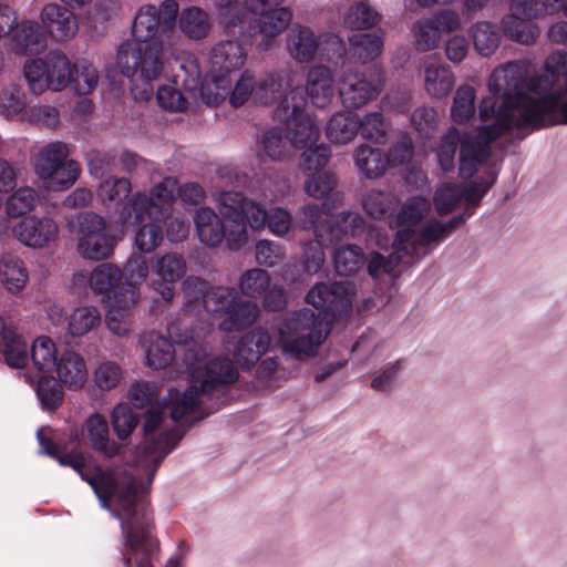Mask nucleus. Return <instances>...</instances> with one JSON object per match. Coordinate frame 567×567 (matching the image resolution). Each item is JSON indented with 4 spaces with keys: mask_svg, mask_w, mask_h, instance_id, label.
<instances>
[{
    "mask_svg": "<svg viewBox=\"0 0 567 567\" xmlns=\"http://www.w3.org/2000/svg\"><path fill=\"white\" fill-rule=\"evenodd\" d=\"M194 330L185 343L183 363L189 386L179 392L168 391L163 402L151 404L144 416V439L140 446V466L147 474L146 482L123 467L103 470L89 468L71 455L59 458L62 465H70L86 481L102 507L121 520L124 535L122 567H156V542L145 520V505L140 495L151 485L161 462L181 440L175 423L192 414L208 415L216 411L228 384L238 378L234 362L228 358L207 360L208 346L198 340ZM165 567H177L171 561Z\"/></svg>",
    "mask_w": 567,
    "mask_h": 567,
    "instance_id": "nucleus-1",
    "label": "nucleus"
},
{
    "mask_svg": "<svg viewBox=\"0 0 567 567\" xmlns=\"http://www.w3.org/2000/svg\"><path fill=\"white\" fill-rule=\"evenodd\" d=\"M567 54L553 52L545 60L546 74L527 80L525 62L496 68L488 81L489 94L480 103L483 125L475 137L450 127L436 147L442 171L455 167L460 148V175L471 178L491 155L489 144L505 133L523 138L527 133L550 125H567Z\"/></svg>",
    "mask_w": 567,
    "mask_h": 567,
    "instance_id": "nucleus-2",
    "label": "nucleus"
},
{
    "mask_svg": "<svg viewBox=\"0 0 567 567\" xmlns=\"http://www.w3.org/2000/svg\"><path fill=\"white\" fill-rule=\"evenodd\" d=\"M357 293L354 282H320L308 292L306 300L320 312L303 309L274 321L270 327H257L243 334L233 349V357L243 370L252 369L270 348L279 346L282 354L305 360L317 353L330 330V319L351 311Z\"/></svg>",
    "mask_w": 567,
    "mask_h": 567,
    "instance_id": "nucleus-3",
    "label": "nucleus"
},
{
    "mask_svg": "<svg viewBox=\"0 0 567 567\" xmlns=\"http://www.w3.org/2000/svg\"><path fill=\"white\" fill-rule=\"evenodd\" d=\"M177 14L176 0H163L158 7L145 3L135 12L131 39L120 44L115 61L117 71L130 79L135 100L146 101L152 96V82L177 52L181 43L175 29Z\"/></svg>",
    "mask_w": 567,
    "mask_h": 567,
    "instance_id": "nucleus-4",
    "label": "nucleus"
},
{
    "mask_svg": "<svg viewBox=\"0 0 567 567\" xmlns=\"http://www.w3.org/2000/svg\"><path fill=\"white\" fill-rule=\"evenodd\" d=\"M176 185L175 177L166 176L150 193L137 190L120 207L117 220L123 228H136L134 244L141 252H153L161 245L159 221L172 213Z\"/></svg>",
    "mask_w": 567,
    "mask_h": 567,
    "instance_id": "nucleus-5",
    "label": "nucleus"
},
{
    "mask_svg": "<svg viewBox=\"0 0 567 567\" xmlns=\"http://www.w3.org/2000/svg\"><path fill=\"white\" fill-rule=\"evenodd\" d=\"M184 312L187 316H199L205 311L213 319H219L221 331H238L252 324L259 316V307L252 300H243L231 287H208L197 277H189L184 282Z\"/></svg>",
    "mask_w": 567,
    "mask_h": 567,
    "instance_id": "nucleus-6",
    "label": "nucleus"
},
{
    "mask_svg": "<svg viewBox=\"0 0 567 567\" xmlns=\"http://www.w3.org/2000/svg\"><path fill=\"white\" fill-rule=\"evenodd\" d=\"M463 215H457L447 221L430 220L422 229H398L392 243L393 251L385 258L379 252H372L368 259V272L378 278L391 272L401 261L406 264L421 260L433 248L446 239L462 223Z\"/></svg>",
    "mask_w": 567,
    "mask_h": 567,
    "instance_id": "nucleus-7",
    "label": "nucleus"
},
{
    "mask_svg": "<svg viewBox=\"0 0 567 567\" xmlns=\"http://www.w3.org/2000/svg\"><path fill=\"white\" fill-rule=\"evenodd\" d=\"M31 362L39 374L55 378L69 390L83 389L89 379L85 358L72 349L59 350L55 342L45 336L32 342Z\"/></svg>",
    "mask_w": 567,
    "mask_h": 567,
    "instance_id": "nucleus-8",
    "label": "nucleus"
},
{
    "mask_svg": "<svg viewBox=\"0 0 567 567\" xmlns=\"http://www.w3.org/2000/svg\"><path fill=\"white\" fill-rule=\"evenodd\" d=\"M343 202L341 193L332 194L322 205L313 203L305 204L298 212V224L301 229L312 230L316 239L303 245L305 269L315 274L318 272L324 262L323 247L333 244L334 227L331 221L334 219L332 210Z\"/></svg>",
    "mask_w": 567,
    "mask_h": 567,
    "instance_id": "nucleus-9",
    "label": "nucleus"
},
{
    "mask_svg": "<svg viewBox=\"0 0 567 567\" xmlns=\"http://www.w3.org/2000/svg\"><path fill=\"white\" fill-rule=\"evenodd\" d=\"M247 60V52L237 39L219 41L212 49L210 79L200 89V95L207 105H217L226 99L231 85L230 74L240 70Z\"/></svg>",
    "mask_w": 567,
    "mask_h": 567,
    "instance_id": "nucleus-10",
    "label": "nucleus"
},
{
    "mask_svg": "<svg viewBox=\"0 0 567 567\" xmlns=\"http://www.w3.org/2000/svg\"><path fill=\"white\" fill-rule=\"evenodd\" d=\"M306 109V97L301 92L292 91L274 111L275 120L285 124L286 137L293 151L313 146L320 140L319 122Z\"/></svg>",
    "mask_w": 567,
    "mask_h": 567,
    "instance_id": "nucleus-11",
    "label": "nucleus"
},
{
    "mask_svg": "<svg viewBox=\"0 0 567 567\" xmlns=\"http://www.w3.org/2000/svg\"><path fill=\"white\" fill-rule=\"evenodd\" d=\"M69 147L55 141L42 146L33 157V169L42 186L52 192L70 188L79 178L81 167L69 159Z\"/></svg>",
    "mask_w": 567,
    "mask_h": 567,
    "instance_id": "nucleus-12",
    "label": "nucleus"
},
{
    "mask_svg": "<svg viewBox=\"0 0 567 567\" xmlns=\"http://www.w3.org/2000/svg\"><path fill=\"white\" fill-rule=\"evenodd\" d=\"M69 230L76 237V251L87 260L110 258L116 246V237L107 231L105 219L93 213L79 214L69 223Z\"/></svg>",
    "mask_w": 567,
    "mask_h": 567,
    "instance_id": "nucleus-13",
    "label": "nucleus"
},
{
    "mask_svg": "<svg viewBox=\"0 0 567 567\" xmlns=\"http://www.w3.org/2000/svg\"><path fill=\"white\" fill-rule=\"evenodd\" d=\"M563 7L561 0H515L511 13L502 19L504 34L518 43L532 44L539 31L533 19L554 14Z\"/></svg>",
    "mask_w": 567,
    "mask_h": 567,
    "instance_id": "nucleus-14",
    "label": "nucleus"
},
{
    "mask_svg": "<svg viewBox=\"0 0 567 567\" xmlns=\"http://www.w3.org/2000/svg\"><path fill=\"white\" fill-rule=\"evenodd\" d=\"M326 44L331 45L339 55L342 54V41L336 34H317L311 28L296 23L286 35L287 53L297 63H309L319 53L329 56Z\"/></svg>",
    "mask_w": 567,
    "mask_h": 567,
    "instance_id": "nucleus-15",
    "label": "nucleus"
},
{
    "mask_svg": "<svg viewBox=\"0 0 567 567\" xmlns=\"http://www.w3.org/2000/svg\"><path fill=\"white\" fill-rule=\"evenodd\" d=\"M383 87L380 74L360 72L352 68L338 76V92L344 107L358 110L375 100Z\"/></svg>",
    "mask_w": 567,
    "mask_h": 567,
    "instance_id": "nucleus-16",
    "label": "nucleus"
},
{
    "mask_svg": "<svg viewBox=\"0 0 567 567\" xmlns=\"http://www.w3.org/2000/svg\"><path fill=\"white\" fill-rule=\"evenodd\" d=\"M495 182L494 174L488 182H472L466 186L452 182L441 183L433 195V205L435 212L441 215H447L457 208L461 204L476 206L484 197L486 192Z\"/></svg>",
    "mask_w": 567,
    "mask_h": 567,
    "instance_id": "nucleus-17",
    "label": "nucleus"
},
{
    "mask_svg": "<svg viewBox=\"0 0 567 567\" xmlns=\"http://www.w3.org/2000/svg\"><path fill=\"white\" fill-rule=\"evenodd\" d=\"M186 260L177 252L158 254L152 258L151 270L153 274L148 287L155 291L162 300L169 302L176 292V282L186 274Z\"/></svg>",
    "mask_w": 567,
    "mask_h": 567,
    "instance_id": "nucleus-18",
    "label": "nucleus"
},
{
    "mask_svg": "<svg viewBox=\"0 0 567 567\" xmlns=\"http://www.w3.org/2000/svg\"><path fill=\"white\" fill-rule=\"evenodd\" d=\"M460 28L461 18L457 12L449 9L440 10L431 17L414 22L413 45L422 52L431 51L439 45L443 33H450Z\"/></svg>",
    "mask_w": 567,
    "mask_h": 567,
    "instance_id": "nucleus-19",
    "label": "nucleus"
},
{
    "mask_svg": "<svg viewBox=\"0 0 567 567\" xmlns=\"http://www.w3.org/2000/svg\"><path fill=\"white\" fill-rule=\"evenodd\" d=\"M17 240L25 247L42 249L59 238L60 227L50 215L30 214L22 217L13 227Z\"/></svg>",
    "mask_w": 567,
    "mask_h": 567,
    "instance_id": "nucleus-20",
    "label": "nucleus"
},
{
    "mask_svg": "<svg viewBox=\"0 0 567 567\" xmlns=\"http://www.w3.org/2000/svg\"><path fill=\"white\" fill-rule=\"evenodd\" d=\"M140 300L136 290H132L131 295L114 290L106 297L105 324L111 333L123 338L132 332L134 309Z\"/></svg>",
    "mask_w": 567,
    "mask_h": 567,
    "instance_id": "nucleus-21",
    "label": "nucleus"
},
{
    "mask_svg": "<svg viewBox=\"0 0 567 567\" xmlns=\"http://www.w3.org/2000/svg\"><path fill=\"white\" fill-rule=\"evenodd\" d=\"M258 18L254 19L248 28L247 35L261 37L258 48L267 51L271 49L276 39L286 30L292 20V12L287 7H276L265 12L256 14Z\"/></svg>",
    "mask_w": 567,
    "mask_h": 567,
    "instance_id": "nucleus-22",
    "label": "nucleus"
},
{
    "mask_svg": "<svg viewBox=\"0 0 567 567\" xmlns=\"http://www.w3.org/2000/svg\"><path fill=\"white\" fill-rule=\"evenodd\" d=\"M40 20L45 37L62 43L72 40L79 31V22L74 12L58 3L45 4L40 12Z\"/></svg>",
    "mask_w": 567,
    "mask_h": 567,
    "instance_id": "nucleus-23",
    "label": "nucleus"
},
{
    "mask_svg": "<svg viewBox=\"0 0 567 567\" xmlns=\"http://www.w3.org/2000/svg\"><path fill=\"white\" fill-rule=\"evenodd\" d=\"M296 73L291 69H281L269 72L259 79H256L255 103L269 105L290 95L292 91L301 92L296 84Z\"/></svg>",
    "mask_w": 567,
    "mask_h": 567,
    "instance_id": "nucleus-24",
    "label": "nucleus"
},
{
    "mask_svg": "<svg viewBox=\"0 0 567 567\" xmlns=\"http://www.w3.org/2000/svg\"><path fill=\"white\" fill-rule=\"evenodd\" d=\"M254 152L259 165L266 161L285 162L295 155L284 127L279 126H274L261 133L257 137Z\"/></svg>",
    "mask_w": 567,
    "mask_h": 567,
    "instance_id": "nucleus-25",
    "label": "nucleus"
},
{
    "mask_svg": "<svg viewBox=\"0 0 567 567\" xmlns=\"http://www.w3.org/2000/svg\"><path fill=\"white\" fill-rule=\"evenodd\" d=\"M8 41V50L20 55L37 54L47 47V37L42 28L35 21L22 20L14 24Z\"/></svg>",
    "mask_w": 567,
    "mask_h": 567,
    "instance_id": "nucleus-26",
    "label": "nucleus"
},
{
    "mask_svg": "<svg viewBox=\"0 0 567 567\" xmlns=\"http://www.w3.org/2000/svg\"><path fill=\"white\" fill-rule=\"evenodd\" d=\"M82 436L94 451L109 458L120 455L124 447V444L116 443L110 437L107 421L100 413H93L86 417L82 427Z\"/></svg>",
    "mask_w": 567,
    "mask_h": 567,
    "instance_id": "nucleus-27",
    "label": "nucleus"
},
{
    "mask_svg": "<svg viewBox=\"0 0 567 567\" xmlns=\"http://www.w3.org/2000/svg\"><path fill=\"white\" fill-rule=\"evenodd\" d=\"M305 91L316 107L328 106L334 95V78L332 70L324 64L309 68L306 74Z\"/></svg>",
    "mask_w": 567,
    "mask_h": 567,
    "instance_id": "nucleus-28",
    "label": "nucleus"
},
{
    "mask_svg": "<svg viewBox=\"0 0 567 567\" xmlns=\"http://www.w3.org/2000/svg\"><path fill=\"white\" fill-rule=\"evenodd\" d=\"M455 76L444 63L426 60L423 64V87L433 99L446 97L453 90Z\"/></svg>",
    "mask_w": 567,
    "mask_h": 567,
    "instance_id": "nucleus-29",
    "label": "nucleus"
},
{
    "mask_svg": "<svg viewBox=\"0 0 567 567\" xmlns=\"http://www.w3.org/2000/svg\"><path fill=\"white\" fill-rule=\"evenodd\" d=\"M176 24L187 39L199 41L207 38L213 28L209 13L200 7L190 6L178 10Z\"/></svg>",
    "mask_w": 567,
    "mask_h": 567,
    "instance_id": "nucleus-30",
    "label": "nucleus"
},
{
    "mask_svg": "<svg viewBox=\"0 0 567 567\" xmlns=\"http://www.w3.org/2000/svg\"><path fill=\"white\" fill-rule=\"evenodd\" d=\"M141 343L144 348L146 365L152 369L158 370L167 367L175 357L172 341L155 331L143 333Z\"/></svg>",
    "mask_w": 567,
    "mask_h": 567,
    "instance_id": "nucleus-31",
    "label": "nucleus"
},
{
    "mask_svg": "<svg viewBox=\"0 0 567 567\" xmlns=\"http://www.w3.org/2000/svg\"><path fill=\"white\" fill-rule=\"evenodd\" d=\"M101 321L97 307L91 305L75 307L66 317V334L71 338L84 337L99 328Z\"/></svg>",
    "mask_w": 567,
    "mask_h": 567,
    "instance_id": "nucleus-32",
    "label": "nucleus"
},
{
    "mask_svg": "<svg viewBox=\"0 0 567 567\" xmlns=\"http://www.w3.org/2000/svg\"><path fill=\"white\" fill-rule=\"evenodd\" d=\"M359 115L349 111L336 112L326 125L327 138L338 145H346L354 140L359 130Z\"/></svg>",
    "mask_w": 567,
    "mask_h": 567,
    "instance_id": "nucleus-33",
    "label": "nucleus"
},
{
    "mask_svg": "<svg viewBox=\"0 0 567 567\" xmlns=\"http://www.w3.org/2000/svg\"><path fill=\"white\" fill-rule=\"evenodd\" d=\"M199 240L209 247L218 246L225 237V227L215 212L208 207H200L194 216Z\"/></svg>",
    "mask_w": 567,
    "mask_h": 567,
    "instance_id": "nucleus-34",
    "label": "nucleus"
},
{
    "mask_svg": "<svg viewBox=\"0 0 567 567\" xmlns=\"http://www.w3.org/2000/svg\"><path fill=\"white\" fill-rule=\"evenodd\" d=\"M132 183L126 177L110 176L103 179L97 188L96 196L105 207L121 205V207L132 197Z\"/></svg>",
    "mask_w": 567,
    "mask_h": 567,
    "instance_id": "nucleus-35",
    "label": "nucleus"
},
{
    "mask_svg": "<svg viewBox=\"0 0 567 567\" xmlns=\"http://www.w3.org/2000/svg\"><path fill=\"white\" fill-rule=\"evenodd\" d=\"M353 159L358 169L368 178H378L388 168L385 153L368 144H361L354 150Z\"/></svg>",
    "mask_w": 567,
    "mask_h": 567,
    "instance_id": "nucleus-36",
    "label": "nucleus"
},
{
    "mask_svg": "<svg viewBox=\"0 0 567 567\" xmlns=\"http://www.w3.org/2000/svg\"><path fill=\"white\" fill-rule=\"evenodd\" d=\"M381 13L371 4L370 0H358L349 6L343 23L351 30H368L381 21Z\"/></svg>",
    "mask_w": 567,
    "mask_h": 567,
    "instance_id": "nucleus-37",
    "label": "nucleus"
},
{
    "mask_svg": "<svg viewBox=\"0 0 567 567\" xmlns=\"http://www.w3.org/2000/svg\"><path fill=\"white\" fill-rule=\"evenodd\" d=\"M122 269L110 262L100 264L89 276V286L96 295H111L116 287H122Z\"/></svg>",
    "mask_w": 567,
    "mask_h": 567,
    "instance_id": "nucleus-38",
    "label": "nucleus"
},
{
    "mask_svg": "<svg viewBox=\"0 0 567 567\" xmlns=\"http://www.w3.org/2000/svg\"><path fill=\"white\" fill-rule=\"evenodd\" d=\"M2 341L6 363L14 369L24 368L31 359V348L24 338L9 327L3 331Z\"/></svg>",
    "mask_w": 567,
    "mask_h": 567,
    "instance_id": "nucleus-39",
    "label": "nucleus"
},
{
    "mask_svg": "<svg viewBox=\"0 0 567 567\" xmlns=\"http://www.w3.org/2000/svg\"><path fill=\"white\" fill-rule=\"evenodd\" d=\"M0 279L8 292L13 295L20 292L29 279L23 260L12 255L3 256L0 265Z\"/></svg>",
    "mask_w": 567,
    "mask_h": 567,
    "instance_id": "nucleus-40",
    "label": "nucleus"
},
{
    "mask_svg": "<svg viewBox=\"0 0 567 567\" xmlns=\"http://www.w3.org/2000/svg\"><path fill=\"white\" fill-rule=\"evenodd\" d=\"M431 204L427 198L421 196H414L404 202L396 215V226L399 229H422L430 219L421 227L414 228L421 223L430 213ZM433 218H431L432 220Z\"/></svg>",
    "mask_w": 567,
    "mask_h": 567,
    "instance_id": "nucleus-41",
    "label": "nucleus"
},
{
    "mask_svg": "<svg viewBox=\"0 0 567 567\" xmlns=\"http://www.w3.org/2000/svg\"><path fill=\"white\" fill-rule=\"evenodd\" d=\"M74 64L59 51L48 54V89L53 91L63 90L73 76Z\"/></svg>",
    "mask_w": 567,
    "mask_h": 567,
    "instance_id": "nucleus-42",
    "label": "nucleus"
},
{
    "mask_svg": "<svg viewBox=\"0 0 567 567\" xmlns=\"http://www.w3.org/2000/svg\"><path fill=\"white\" fill-rule=\"evenodd\" d=\"M349 47L360 62L377 59L383 49V32L359 33L349 38Z\"/></svg>",
    "mask_w": 567,
    "mask_h": 567,
    "instance_id": "nucleus-43",
    "label": "nucleus"
},
{
    "mask_svg": "<svg viewBox=\"0 0 567 567\" xmlns=\"http://www.w3.org/2000/svg\"><path fill=\"white\" fill-rule=\"evenodd\" d=\"M215 7L227 35L235 38L245 34L243 24L246 14L239 0H215Z\"/></svg>",
    "mask_w": 567,
    "mask_h": 567,
    "instance_id": "nucleus-44",
    "label": "nucleus"
},
{
    "mask_svg": "<svg viewBox=\"0 0 567 567\" xmlns=\"http://www.w3.org/2000/svg\"><path fill=\"white\" fill-rule=\"evenodd\" d=\"M123 272L122 287H116L114 290L130 293L136 290L138 299H141L140 286L146 281L150 275V266L144 257L136 256L127 260Z\"/></svg>",
    "mask_w": 567,
    "mask_h": 567,
    "instance_id": "nucleus-45",
    "label": "nucleus"
},
{
    "mask_svg": "<svg viewBox=\"0 0 567 567\" xmlns=\"http://www.w3.org/2000/svg\"><path fill=\"white\" fill-rule=\"evenodd\" d=\"M358 126V133L363 140L374 144L385 143L390 125L381 112L373 111L359 116Z\"/></svg>",
    "mask_w": 567,
    "mask_h": 567,
    "instance_id": "nucleus-46",
    "label": "nucleus"
},
{
    "mask_svg": "<svg viewBox=\"0 0 567 567\" xmlns=\"http://www.w3.org/2000/svg\"><path fill=\"white\" fill-rule=\"evenodd\" d=\"M361 203L368 216L382 219L393 212L396 200L390 193L371 189L362 196Z\"/></svg>",
    "mask_w": 567,
    "mask_h": 567,
    "instance_id": "nucleus-47",
    "label": "nucleus"
},
{
    "mask_svg": "<svg viewBox=\"0 0 567 567\" xmlns=\"http://www.w3.org/2000/svg\"><path fill=\"white\" fill-rule=\"evenodd\" d=\"M474 48L483 56H489L499 44V33L495 24L480 21L471 28Z\"/></svg>",
    "mask_w": 567,
    "mask_h": 567,
    "instance_id": "nucleus-48",
    "label": "nucleus"
},
{
    "mask_svg": "<svg viewBox=\"0 0 567 567\" xmlns=\"http://www.w3.org/2000/svg\"><path fill=\"white\" fill-rule=\"evenodd\" d=\"M123 379V370L121 365L113 360H102L99 362L92 373L94 386L102 391L109 392L115 389Z\"/></svg>",
    "mask_w": 567,
    "mask_h": 567,
    "instance_id": "nucleus-49",
    "label": "nucleus"
},
{
    "mask_svg": "<svg viewBox=\"0 0 567 567\" xmlns=\"http://www.w3.org/2000/svg\"><path fill=\"white\" fill-rule=\"evenodd\" d=\"M138 415L126 403L117 404L111 412V424L117 439L126 442L138 424Z\"/></svg>",
    "mask_w": 567,
    "mask_h": 567,
    "instance_id": "nucleus-50",
    "label": "nucleus"
},
{
    "mask_svg": "<svg viewBox=\"0 0 567 567\" xmlns=\"http://www.w3.org/2000/svg\"><path fill=\"white\" fill-rule=\"evenodd\" d=\"M269 285L270 276L261 268L246 270L238 280L240 292L251 299L261 298L269 288Z\"/></svg>",
    "mask_w": 567,
    "mask_h": 567,
    "instance_id": "nucleus-51",
    "label": "nucleus"
},
{
    "mask_svg": "<svg viewBox=\"0 0 567 567\" xmlns=\"http://www.w3.org/2000/svg\"><path fill=\"white\" fill-rule=\"evenodd\" d=\"M475 90L471 85H461L454 95L451 117L457 124L467 122L475 112Z\"/></svg>",
    "mask_w": 567,
    "mask_h": 567,
    "instance_id": "nucleus-52",
    "label": "nucleus"
},
{
    "mask_svg": "<svg viewBox=\"0 0 567 567\" xmlns=\"http://www.w3.org/2000/svg\"><path fill=\"white\" fill-rule=\"evenodd\" d=\"M333 262L339 275H352L363 266V251L355 245L339 247L333 254Z\"/></svg>",
    "mask_w": 567,
    "mask_h": 567,
    "instance_id": "nucleus-53",
    "label": "nucleus"
},
{
    "mask_svg": "<svg viewBox=\"0 0 567 567\" xmlns=\"http://www.w3.org/2000/svg\"><path fill=\"white\" fill-rule=\"evenodd\" d=\"M38 200L37 192L28 186L16 189L4 203L6 214L10 218L20 217L32 210Z\"/></svg>",
    "mask_w": 567,
    "mask_h": 567,
    "instance_id": "nucleus-54",
    "label": "nucleus"
},
{
    "mask_svg": "<svg viewBox=\"0 0 567 567\" xmlns=\"http://www.w3.org/2000/svg\"><path fill=\"white\" fill-rule=\"evenodd\" d=\"M64 386L53 377L41 374V378L37 385V395L43 410L53 411L63 401Z\"/></svg>",
    "mask_w": 567,
    "mask_h": 567,
    "instance_id": "nucleus-55",
    "label": "nucleus"
},
{
    "mask_svg": "<svg viewBox=\"0 0 567 567\" xmlns=\"http://www.w3.org/2000/svg\"><path fill=\"white\" fill-rule=\"evenodd\" d=\"M308 178L305 182L303 189L306 194L312 198L324 200L332 194H336L337 178L330 172H318L307 174Z\"/></svg>",
    "mask_w": 567,
    "mask_h": 567,
    "instance_id": "nucleus-56",
    "label": "nucleus"
},
{
    "mask_svg": "<svg viewBox=\"0 0 567 567\" xmlns=\"http://www.w3.org/2000/svg\"><path fill=\"white\" fill-rule=\"evenodd\" d=\"M72 82L79 95L90 94L99 83V73L95 66L86 60L74 64Z\"/></svg>",
    "mask_w": 567,
    "mask_h": 567,
    "instance_id": "nucleus-57",
    "label": "nucleus"
},
{
    "mask_svg": "<svg viewBox=\"0 0 567 567\" xmlns=\"http://www.w3.org/2000/svg\"><path fill=\"white\" fill-rule=\"evenodd\" d=\"M27 100L24 93L12 86L6 89L0 95V111L9 120H22L27 113Z\"/></svg>",
    "mask_w": 567,
    "mask_h": 567,
    "instance_id": "nucleus-58",
    "label": "nucleus"
},
{
    "mask_svg": "<svg viewBox=\"0 0 567 567\" xmlns=\"http://www.w3.org/2000/svg\"><path fill=\"white\" fill-rule=\"evenodd\" d=\"M330 156V147L323 143H316L313 146L303 148L301 154L302 172L306 174L326 172L323 168L329 163Z\"/></svg>",
    "mask_w": 567,
    "mask_h": 567,
    "instance_id": "nucleus-59",
    "label": "nucleus"
},
{
    "mask_svg": "<svg viewBox=\"0 0 567 567\" xmlns=\"http://www.w3.org/2000/svg\"><path fill=\"white\" fill-rule=\"evenodd\" d=\"M255 87H256V78L250 71H244L235 84L230 85L229 93L226 97H229V103L235 106H241L250 99L255 103Z\"/></svg>",
    "mask_w": 567,
    "mask_h": 567,
    "instance_id": "nucleus-60",
    "label": "nucleus"
},
{
    "mask_svg": "<svg viewBox=\"0 0 567 567\" xmlns=\"http://www.w3.org/2000/svg\"><path fill=\"white\" fill-rule=\"evenodd\" d=\"M47 73L48 55L45 59H32L24 63V78L29 84L30 90L35 94H40L45 89H48Z\"/></svg>",
    "mask_w": 567,
    "mask_h": 567,
    "instance_id": "nucleus-61",
    "label": "nucleus"
},
{
    "mask_svg": "<svg viewBox=\"0 0 567 567\" xmlns=\"http://www.w3.org/2000/svg\"><path fill=\"white\" fill-rule=\"evenodd\" d=\"M156 100L158 105L168 112H184L189 107V102L174 85L165 84L157 89Z\"/></svg>",
    "mask_w": 567,
    "mask_h": 567,
    "instance_id": "nucleus-62",
    "label": "nucleus"
},
{
    "mask_svg": "<svg viewBox=\"0 0 567 567\" xmlns=\"http://www.w3.org/2000/svg\"><path fill=\"white\" fill-rule=\"evenodd\" d=\"M293 227L292 214L285 207L268 209L266 228L276 237H285Z\"/></svg>",
    "mask_w": 567,
    "mask_h": 567,
    "instance_id": "nucleus-63",
    "label": "nucleus"
},
{
    "mask_svg": "<svg viewBox=\"0 0 567 567\" xmlns=\"http://www.w3.org/2000/svg\"><path fill=\"white\" fill-rule=\"evenodd\" d=\"M333 221L337 225L333 233V243L339 240L342 236H354L363 230L364 220L360 214L351 210H344L340 215L334 216Z\"/></svg>",
    "mask_w": 567,
    "mask_h": 567,
    "instance_id": "nucleus-64",
    "label": "nucleus"
}]
</instances>
